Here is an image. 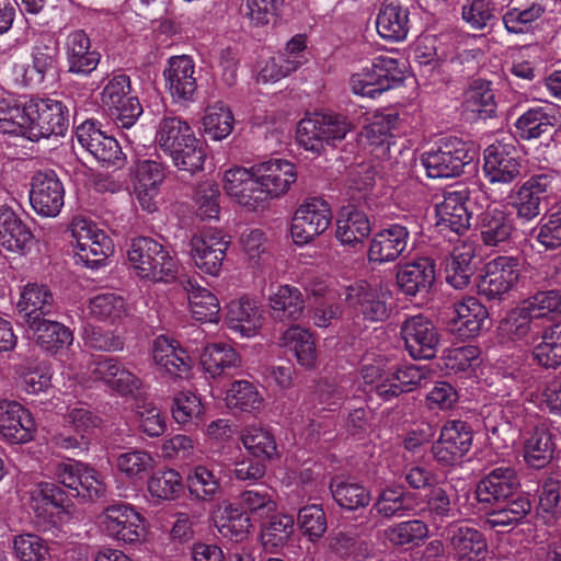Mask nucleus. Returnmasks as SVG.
I'll list each match as a JSON object with an SVG mask.
<instances>
[{
    "mask_svg": "<svg viewBox=\"0 0 561 561\" xmlns=\"http://www.w3.org/2000/svg\"><path fill=\"white\" fill-rule=\"evenodd\" d=\"M70 232L75 257L87 267H100L114 251L112 239L85 218L76 217L71 221Z\"/></svg>",
    "mask_w": 561,
    "mask_h": 561,
    "instance_id": "nucleus-6",
    "label": "nucleus"
},
{
    "mask_svg": "<svg viewBox=\"0 0 561 561\" xmlns=\"http://www.w3.org/2000/svg\"><path fill=\"white\" fill-rule=\"evenodd\" d=\"M35 421L16 401L0 402V433L10 443L24 444L33 439Z\"/></svg>",
    "mask_w": 561,
    "mask_h": 561,
    "instance_id": "nucleus-26",
    "label": "nucleus"
},
{
    "mask_svg": "<svg viewBox=\"0 0 561 561\" xmlns=\"http://www.w3.org/2000/svg\"><path fill=\"white\" fill-rule=\"evenodd\" d=\"M479 227L481 240L489 247L508 241L514 231L513 219L508 214L497 208L483 211Z\"/></svg>",
    "mask_w": 561,
    "mask_h": 561,
    "instance_id": "nucleus-48",
    "label": "nucleus"
},
{
    "mask_svg": "<svg viewBox=\"0 0 561 561\" xmlns=\"http://www.w3.org/2000/svg\"><path fill=\"white\" fill-rule=\"evenodd\" d=\"M101 527L105 535L116 541L133 545L145 535L142 516L126 503H114L101 515Z\"/></svg>",
    "mask_w": 561,
    "mask_h": 561,
    "instance_id": "nucleus-12",
    "label": "nucleus"
},
{
    "mask_svg": "<svg viewBox=\"0 0 561 561\" xmlns=\"http://www.w3.org/2000/svg\"><path fill=\"white\" fill-rule=\"evenodd\" d=\"M497 508L486 514L485 525L490 528L512 527L520 524L531 512L533 505L528 495L518 494L496 503Z\"/></svg>",
    "mask_w": 561,
    "mask_h": 561,
    "instance_id": "nucleus-42",
    "label": "nucleus"
},
{
    "mask_svg": "<svg viewBox=\"0 0 561 561\" xmlns=\"http://www.w3.org/2000/svg\"><path fill=\"white\" fill-rule=\"evenodd\" d=\"M89 314L92 319L115 323L127 314L126 302L115 294H102L89 302Z\"/></svg>",
    "mask_w": 561,
    "mask_h": 561,
    "instance_id": "nucleus-59",
    "label": "nucleus"
},
{
    "mask_svg": "<svg viewBox=\"0 0 561 561\" xmlns=\"http://www.w3.org/2000/svg\"><path fill=\"white\" fill-rule=\"evenodd\" d=\"M472 159L468 144L454 137L443 140L436 150L424 152L421 161L430 178L440 179L459 176Z\"/></svg>",
    "mask_w": 561,
    "mask_h": 561,
    "instance_id": "nucleus-9",
    "label": "nucleus"
},
{
    "mask_svg": "<svg viewBox=\"0 0 561 561\" xmlns=\"http://www.w3.org/2000/svg\"><path fill=\"white\" fill-rule=\"evenodd\" d=\"M243 446L251 455L260 459H270L276 454L274 436L262 427L250 426L241 435Z\"/></svg>",
    "mask_w": 561,
    "mask_h": 561,
    "instance_id": "nucleus-63",
    "label": "nucleus"
},
{
    "mask_svg": "<svg viewBox=\"0 0 561 561\" xmlns=\"http://www.w3.org/2000/svg\"><path fill=\"white\" fill-rule=\"evenodd\" d=\"M230 241L220 231H205L191 239V256L204 274L217 276L221 271Z\"/></svg>",
    "mask_w": 561,
    "mask_h": 561,
    "instance_id": "nucleus-19",
    "label": "nucleus"
},
{
    "mask_svg": "<svg viewBox=\"0 0 561 561\" xmlns=\"http://www.w3.org/2000/svg\"><path fill=\"white\" fill-rule=\"evenodd\" d=\"M152 356L154 363L161 369L174 377L187 374L192 367V360L187 352L178 342L163 335L154 340Z\"/></svg>",
    "mask_w": 561,
    "mask_h": 561,
    "instance_id": "nucleus-39",
    "label": "nucleus"
},
{
    "mask_svg": "<svg viewBox=\"0 0 561 561\" xmlns=\"http://www.w3.org/2000/svg\"><path fill=\"white\" fill-rule=\"evenodd\" d=\"M165 88L176 102H192L197 91L195 64L187 55L172 56L163 70Z\"/></svg>",
    "mask_w": 561,
    "mask_h": 561,
    "instance_id": "nucleus-21",
    "label": "nucleus"
},
{
    "mask_svg": "<svg viewBox=\"0 0 561 561\" xmlns=\"http://www.w3.org/2000/svg\"><path fill=\"white\" fill-rule=\"evenodd\" d=\"M180 285L187 295L193 318L202 322H217L220 310L217 297L190 276H183Z\"/></svg>",
    "mask_w": 561,
    "mask_h": 561,
    "instance_id": "nucleus-38",
    "label": "nucleus"
},
{
    "mask_svg": "<svg viewBox=\"0 0 561 561\" xmlns=\"http://www.w3.org/2000/svg\"><path fill=\"white\" fill-rule=\"evenodd\" d=\"M422 504L419 495L408 491L405 486L388 485L383 488L374 503L370 512H376L385 518L403 517L411 512L416 513V508Z\"/></svg>",
    "mask_w": 561,
    "mask_h": 561,
    "instance_id": "nucleus-33",
    "label": "nucleus"
},
{
    "mask_svg": "<svg viewBox=\"0 0 561 561\" xmlns=\"http://www.w3.org/2000/svg\"><path fill=\"white\" fill-rule=\"evenodd\" d=\"M64 185L53 171L37 172L31 184L30 202L42 216L55 217L64 206Z\"/></svg>",
    "mask_w": 561,
    "mask_h": 561,
    "instance_id": "nucleus-22",
    "label": "nucleus"
},
{
    "mask_svg": "<svg viewBox=\"0 0 561 561\" xmlns=\"http://www.w3.org/2000/svg\"><path fill=\"white\" fill-rule=\"evenodd\" d=\"M370 232L367 215L353 205L343 207L336 219V239L347 245H356Z\"/></svg>",
    "mask_w": 561,
    "mask_h": 561,
    "instance_id": "nucleus-43",
    "label": "nucleus"
},
{
    "mask_svg": "<svg viewBox=\"0 0 561 561\" xmlns=\"http://www.w3.org/2000/svg\"><path fill=\"white\" fill-rule=\"evenodd\" d=\"M491 83L481 79L474 80L466 92V106L481 118L492 117L496 113V103Z\"/></svg>",
    "mask_w": 561,
    "mask_h": 561,
    "instance_id": "nucleus-58",
    "label": "nucleus"
},
{
    "mask_svg": "<svg viewBox=\"0 0 561 561\" xmlns=\"http://www.w3.org/2000/svg\"><path fill=\"white\" fill-rule=\"evenodd\" d=\"M435 282V263L430 257H417L401 265L397 284L407 296L427 293Z\"/></svg>",
    "mask_w": 561,
    "mask_h": 561,
    "instance_id": "nucleus-32",
    "label": "nucleus"
},
{
    "mask_svg": "<svg viewBox=\"0 0 561 561\" xmlns=\"http://www.w3.org/2000/svg\"><path fill=\"white\" fill-rule=\"evenodd\" d=\"M282 344L294 352L297 362L301 366L306 368L314 366L317 359L316 343L308 330L299 325H291L283 333Z\"/></svg>",
    "mask_w": 561,
    "mask_h": 561,
    "instance_id": "nucleus-50",
    "label": "nucleus"
},
{
    "mask_svg": "<svg viewBox=\"0 0 561 561\" xmlns=\"http://www.w3.org/2000/svg\"><path fill=\"white\" fill-rule=\"evenodd\" d=\"M503 335L512 341L534 343L540 335L536 314L526 306L512 310L500 325Z\"/></svg>",
    "mask_w": 561,
    "mask_h": 561,
    "instance_id": "nucleus-47",
    "label": "nucleus"
},
{
    "mask_svg": "<svg viewBox=\"0 0 561 561\" xmlns=\"http://www.w3.org/2000/svg\"><path fill=\"white\" fill-rule=\"evenodd\" d=\"M154 140L180 171L194 174L203 170L206 158L204 148L191 126L181 117H162L157 126Z\"/></svg>",
    "mask_w": 561,
    "mask_h": 561,
    "instance_id": "nucleus-1",
    "label": "nucleus"
},
{
    "mask_svg": "<svg viewBox=\"0 0 561 561\" xmlns=\"http://www.w3.org/2000/svg\"><path fill=\"white\" fill-rule=\"evenodd\" d=\"M424 503L416 508V514L428 518L434 524H443L459 515L458 495L453 488L433 485L425 495Z\"/></svg>",
    "mask_w": 561,
    "mask_h": 561,
    "instance_id": "nucleus-35",
    "label": "nucleus"
},
{
    "mask_svg": "<svg viewBox=\"0 0 561 561\" xmlns=\"http://www.w3.org/2000/svg\"><path fill=\"white\" fill-rule=\"evenodd\" d=\"M51 476L76 496L95 500L105 494V484L98 472L81 462H53L48 467Z\"/></svg>",
    "mask_w": 561,
    "mask_h": 561,
    "instance_id": "nucleus-14",
    "label": "nucleus"
},
{
    "mask_svg": "<svg viewBox=\"0 0 561 561\" xmlns=\"http://www.w3.org/2000/svg\"><path fill=\"white\" fill-rule=\"evenodd\" d=\"M254 175L259 176L268 199L285 194L297 180L295 165L282 159H271L255 164Z\"/></svg>",
    "mask_w": 561,
    "mask_h": 561,
    "instance_id": "nucleus-29",
    "label": "nucleus"
},
{
    "mask_svg": "<svg viewBox=\"0 0 561 561\" xmlns=\"http://www.w3.org/2000/svg\"><path fill=\"white\" fill-rule=\"evenodd\" d=\"M556 117L543 108H530L515 123L518 136L523 139H537L548 134L554 126Z\"/></svg>",
    "mask_w": 561,
    "mask_h": 561,
    "instance_id": "nucleus-57",
    "label": "nucleus"
},
{
    "mask_svg": "<svg viewBox=\"0 0 561 561\" xmlns=\"http://www.w3.org/2000/svg\"><path fill=\"white\" fill-rule=\"evenodd\" d=\"M201 363L208 374L216 377L228 368L239 366L240 357L231 345L224 342L211 343L204 346Z\"/></svg>",
    "mask_w": 561,
    "mask_h": 561,
    "instance_id": "nucleus-52",
    "label": "nucleus"
},
{
    "mask_svg": "<svg viewBox=\"0 0 561 561\" xmlns=\"http://www.w3.org/2000/svg\"><path fill=\"white\" fill-rule=\"evenodd\" d=\"M409 9L399 1L391 0L382 4L376 21L378 34L392 42L405 39L409 32Z\"/></svg>",
    "mask_w": 561,
    "mask_h": 561,
    "instance_id": "nucleus-40",
    "label": "nucleus"
},
{
    "mask_svg": "<svg viewBox=\"0 0 561 561\" xmlns=\"http://www.w3.org/2000/svg\"><path fill=\"white\" fill-rule=\"evenodd\" d=\"M400 332L411 357L431 359L436 356L440 335L427 317L417 314L408 318L402 322Z\"/></svg>",
    "mask_w": 561,
    "mask_h": 561,
    "instance_id": "nucleus-15",
    "label": "nucleus"
},
{
    "mask_svg": "<svg viewBox=\"0 0 561 561\" xmlns=\"http://www.w3.org/2000/svg\"><path fill=\"white\" fill-rule=\"evenodd\" d=\"M134 176L135 194L141 207L148 211L156 209L153 197L165 179L164 168L160 162L138 160L130 169Z\"/></svg>",
    "mask_w": 561,
    "mask_h": 561,
    "instance_id": "nucleus-28",
    "label": "nucleus"
},
{
    "mask_svg": "<svg viewBox=\"0 0 561 561\" xmlns=\"http://www.w3.org/2000/svg\"><path fill=\"white\" fill-rule=\"evenodd\" d=\"M354 128L353 122L341 113H314L297 126V141L306 150L320 154L325 145L335 146Z\"/></svg>",
    "mask_w": 561,
    "mask_h": 561,
    "instance_id": "nucleus-4",
    "label": "nucleus"
},
{
    "mask_svg": "<svg viewBox=\"0 0 561 561\" xmlns=\"http://www.w3.org/2000/svg\"><path fill=\"white\" fill-rule=\"evenodd\" d=\"M519 276L518 259L499 256L485 265V273L478 283V293L489 300L501 299L516 286Z\"/></svg>",
    "mask_w": 561,
    "mask_h": 561,
    "instance_id": "nucleus-17",
    "label": "nucleus"
},
{
    "mask_svg": "<svg viewBox=\"0 0 561 561\" xmlns=\"http://www.w3.org/2000/svg\"><path fill=\"white\" fill-rule=\"evenodd\" d=\"M58 44L50 35H42L32 48V69L41 81L55 77L58 70Z\"/></svg>",
    "mask_w": 561,
    "mask_h": 561,
    "instance_id": "nucleus-51",
    "label": "nucleus"
},
{
    "mask_svg": "<svg viewBox=\"0 0 561 561\" xmlns=\"http://www.w3.org/2000/svg\"><path fill=\"white\" fill-rule=\"evenodd\" d=\"M127 256L135 273L142 279L170 283L176 278V260L162 244L149 237L134 239L127 250Z\"/></svg>",
    "mask_w": 561,
    "mask_h": 561,
    "instance_id": "nucleus-3",
    "label": "nucleus"
},
{
    "mask_svg": "<svg viewBox=\"0 0 561 561\" xmlns=\"http://www.w3.org/2000/svg\"><path fill=\"white\" fill-rule=\"evenodd\" d=\"M409 236V229L400 224H392L379 230L370 241L369 262L377 264L394 262L407 249Z\"/></svg>",
    "mask_w": 561,
    "mask_h": 561,
    "instance_id": "nucleus-27",
    "label": "nucleus"
},
{
    "mask_svg": "<svg viewBox=\"0 0 561 561\" xmlns=\"http://www.w3.org/2000/svg\"><path fill=\"white\" fill-rule=\"evenodd\" d=\"M79 144L105 167L121 169L126 157L117 140L107 136L93 121H85L77 127Z\"/></svg>",
    "mask_w": 561,
    "mask_h": 561,
    "instance_id": "nucleus-18",
    "label": "nucleus"
},
{
    "mask_svg": "<svg viewBox=\"0 0 561 561\" xmlns=\"http://www.w3.org/2000/svg\"><path fill=\"white\" fill-rule=\"evenodd\" d=\"M332 213L330 205L322 198L306 199L296 209L290 233L297 244H307L322 234L330 226Z\"/></svg>",
    "mask_w": 561,
    "mask_h": 561,
    "instance_id": "nucleus-10",
    "label": "nucleus"
},
{
    "mask_svg": "<svg viewBox=\"0 0 561 561\" xmlns=\"http://www.w3.org/2000/svg\"><path fill=\"white\" fill-rule=\"evenodd\" d=\"M468 190L448 191L442 203L436 205V226L439 231H453L463 234L470 227L471 213L466 206Z\"/></svg>",
    "mask_w": 561,
    "mask_h": 561,
    "instance_id": "nucleus-25",
    "label": "nucleus"
},
{
    "mask_svg": "<svg viewBox=\"0 0 561 561\" xmlns=\"http://www.w3.org/2000/svg\"><path fill=\"white\" fill-rule=\"evenodd\" d=\"M233 123L230 107L224 102H216L206 108L203 117L204 133L213 140H221L231 134Z\"/></svg>",
    "mask_w": 561,
    "mask_h": 561,
    "instance_id": "nucleus-55",
    "label": "nucleus"
},
{
    "mask_svg": "<svg viewBox=\"0 0 561 561\" xmlns=\"http://www.w3.org/2000/svg\"><path fill=\"white\" fill-rule=\"evenodd\" d=\"M404 79V67L389 56H378L371 68L351 78V88L355 94L376 98L382 92L400 84Z\"/></svg>",
    "mask_w": 561,
    "mask_h": 561,
    "instance_id": "nucleus-8",
    "label": "nucleus"
},
{
    "mask_svg": "<svg viewBox=\"0 0 561 561\" xmlns=\"http://www.w3.org/2000/svg\"><path fill=\"white\" fill-rule=\"evenodd\" d=\"M473 434L470 425L451 420L440 430L439 438L432 445L434 459L443 466H454L470 450Z\"/></svg>",
    "mask_w": 561,
    "mask_h": 561,
    "instance_id": "nucleus-16",
    "label": "nucleus"
},
{
    "mask_svg": "<svg viewBox=\"0 0 561 561\" xmlns=\"http://www.w3.org/2000/svg\"><path fill=\"white\" fill-rule=\"evenodd\" d=\"M533 350L534 360L545 368L561 366V321L546 328Z\"/></svg>",
    "mask_w": 561,
    "mask_h": 561,
    "instance_id": "nucleus-53",
    "label": "nucleus"
},
{
    "mask_svg": "<svg viewBox=\"0 0 561 561\" xmlns=\"http://www.w3.org/2000/svg\"><path fill=\"white\" fill-rule=\"evenodd\" d=\"M446 541L457 561H480L488 552L484 535L468 524L450 523L446 527Z\"/></svg>",
    "mask_w": 561,
    "mask_h": 561,
    "instance_id": "nucleus-23",
    "label": "nucleus"
},
{
    "mask_svg": "<svg viewBox=\"0 0 561 561\" xmlns=\"http://www.w3.org/2000/svg\"><path fill=\"white\" fill-rule=\"evenodd\" d=\"M451 330L461 339L477 336L489 319L488 309L474 297H467L454 304Z\"/></svg>",
    "mask_w": 561,
    "mask_h": 561,
    "instance_id": "nucleus-34",
    "label": "nucleus"
},
{
    "mask_svg": "<svg viewBox=\"0 0 561 561\" xmlns=\"http://www.w3.org/2000/svg\"><path fill=\"white\" fill-rule=\"evenodd\" d=\"M19 135L31 140L61 136L69 127L68 108L61 101L31 99L22 105Z\"/></svg>",
    "mask_w": 561,
    "mask_h": 561,
    "instance_id": "nucleus-2",
    "label": "nucleus"
},
{
    "mask_svg": "<svg viewBox=\"0 0 561 561\" xmlns=\"http://www.w3.org/2000/svg\"><path fill=\"white\" fill-rule=\"evenodd\" d=\"M226 401L228 407L241 411H257L263 405V397L257 388L248 380L233 381L227 391Z\"/></svg>",
    "mask_w": 561,
    "mask_h": 561,
    "instance_id": "nucleus-60",
    "label": "nucleus"
},
{
    "mask_svg": "<svg viewBox=\"0 0 561 561\" xmlns=\"http://www.w3.org/2000/svg\"><path fill=\"white\" fill-rule=\"evenodd\" d=\"M553 435L543 427H536L524 444V459L533 468H545L553 459Z\"/></svg>",
    "mask_w": 561,
    "mask_h": 561,
    "instance_id": "nucleus-49",
    "label": "nucleus"
},
{
    "mask_svg": "<svg viewBox=\"0 0 561 561\" xmlns=\"http://www.w3.org/2000/svg\"><path fill=\"white\" fill-rule=\"evenodd\" d=\"M329 488L335 503L346 511L364 508L371 500L370 491L365 485L341 476L333 477Z\"/></svg>",
    "mask_w": 561,
    "mask_h": 561,
    "instance_id": "nucleus-45",
    "label": "nucleus"
},
{
    "mask_svg": "<svg viewBox=\"0 0 561 561\" xmlns=\"http://www.w3.org/2000/svg\"><path fill=\"white\" fill-rule=\"evenodd\" d=\"M345 302L366 321L379 322L389 317L385 293L366 282L347 286L345 288Z\"/></svg>",
    "mask_w": 561,
    "mask_h": 561,
    "instance_id": "nucleus-20",
    "label": "nucleus"
},
{
    "mask_svg": "<svg viewBox=\"0 0 561 561\" xmlns=\"http://www.w3.org/2000/svg\"><path fill=\"white\" fill-rule=\"evenodd\" d=\"M191 495L201 501H213L221 495L220 479L206 466H196L187 477Z\"/></svg>",
    "mask_w": 561,
    "mask_h": 561,
    "instance_id": "nucleus-56",
    "label": "nucleus"
},
{
    "mask_svg": "<svg viewBox=\"0 0 561 561\" xmlns=\"http://www.w3.org/2000/svg\"><path fill=\"white\" fill-rule=\"evenodd\" d=\"M520 486L515 469L499 467L492 469L477 484L476 497L481 504L494 505L513 497Z\"/></svg>",
    "mask_w": 561,
    "mask_h": 561,
    "instance_id": "nucleus-24",
    "label": "nucleus"
},
{
    "mask_svg": "<svg viewBox=\"0 0 561 561\" xmlns=\"http://www.w3.org/2000/svg\"><path fill=\"white\" fill-rule=\"evenodd\" d=\"M18 309L26 324L36 323L57 312L54 295L46 285L27 284L21 293Z\"/></svg>",
    "mask_w": 561,
    "mask_h": 561,
    "instance_id": "nucleus-30",
    "label": "nucleus"
},
{
    "mask_svg": "<svg viewBox=\"0 0 561 561\" xmlns=\"http://www.w3.org/2000/svg\"><path fill=\"white\" fill-rule=\"evenodd\" d=\"M474 250L471 245L456 247L446 260V282L456 289H463L476 272Z\"/></svg>",
    "mask_w": 561,
    "mask_h": 561,
    "instance_id": "nucleus-46",
    "label": "nucleus"
},
{
    "mask_svg": "<svg viewBox=\"0 0 561 561\" xmlns=\"http://www.w3.org/2000/svg\"><path fill=\"white\" fill-rule=\"evenodd\" d=\"M219 198L218 184L209 180L198 183L193 193L197 216L202 219H217L220 213Z\"/></svg>",
    "mask_w": 561,
    "mask_h": 561,
    "instance_id": "nucleus-61",
    "label": "nucleus"
},
{
    "mask_svg": "<svg viewBox=\"0 0 561 561\" xmlns=\"http://www.w3.org/2000/svg\"><path fill=\"white\" fill-rule=\"evenodd\" d=\"M27 328L33 332L36 345L49 354L58 353L71 345L73 341L71 330L49 317L32 323Z\"/></svg>",
    "mask_w": 561,
    "mask_h": 561,
    "instance_id": "nucleus-41",
    "label": "nucleus"
},
{
    "mask_svg": "<svg viewBox=\"0 0 561 561\" xmlns=\"http://www.w3.org/2000/svg\"><path fill=\"white\" fill-rule=\"evenodd\" d=\"M65 49L70 73L89 76L101 59L100 53L91 49V41L83 30H75L67 35Z\"/></svg>",
    "mask_w": 561,
    "mask_h": 561,
    "instance_id": "nucleus-31",
    "label": "nucleus"
},
{
    "mask_svg": "<svg viewBox=\"0 0 561 561\" xmlns=\"http://www.w3.org/2000/svg\"><path fill=\"white\" fill-rule=\"evenodd\" d=\"M561 182L560 174L547 171L533 174L515 191L508 190V197L516 211L517 218L530 221L541 213V204L554 194Z\"/></svg>",
    "mask_w": 561,
    "mask_h": 561,
    "instance_id": "nucleus-5",
    "label": "nucleus"
},
{
    "mask_svg": "<svg viewBox=\"0 0 561 561\" xmlns=\"http://www.w3.org/2000/svg\"><path fill=\"white\" fill-rule=\"evenodd\" d=\"M294 533V518L289 515L273 516L262 529L261 538L265 548L284 547Z\"/></svg>",
    "mask_w": 561,
    "mask_h": 561,
    "instance_id": "nucleus-64",
    "label": "nucleus"
},
{
    "mask_svg": "<svg viewBox=\"0 0 561 561\" xmlns=\"http://www.w3.org/2000/svg\"><path fill=\"white\" fill-rule=\"evenodd\" d=\"M218 531L226 538L234 541L243 540L251 527V522L247 513L229 504L216 522Z\"/></svg>",
    "mask_w": 561,
    "mask_h": 561,
    "instance_id": "nucleus-62",
    "label": "nucleus"
},
{
    "mask_svg": "<svg viewBox=\"0 0 561 561\" xmlns=\"http://www.w3.org/2000/svg\"><path fill=\"white\" fill-rule=\"evenodd\" d=\"M227 321L231 330L252 336L262 327L263 310L256 300L244 296L229 302Z\"/></svg>",
    "mask_w": 561,
    "mask_h": 561,
    "instance_id": "nucleus-37",
    "label": "nucleus"
},
{
    "mask_svg": "<svg viewBox=\"0 0 561 561\" xmlns=\"http://www.w3.org/2000/svg\"><path fill=\"white\" fill-rule=\"evenodd\" d=\"M33 233L26 224L12 210L0 206V245L14 253H23L33 244Z\"/></svg>",
    "mask_w": 561,
    "mask_h": 561,
    "instance_id": "nucleus-36",
    "label": "nucleus"
},
{
    "mask_svg": "<svg viewBox=\"0 0 561 561\" xmlns=\"http://www.w3.org/2000/svg\"><path fill=\"white\" fill-rule=\"evenodd\" d=\"M90 377L103 382L121 396L141 398L146 393L142 380L114 357H100L89 367Z\"/></svg>",
    "mask_w": 561,
    "mask_h": 561,
    "instance_id": "nucleus-13",
    "label": "nucleus"
},
{
    "mask_svg": "<svg viewBox=\"0 0 561 561\" xmlns=\"http://www.w3.org/2000/svg\"><path fill=\"white\" fill-rule=\"evenodd\" d=\"M522 161L513 146L496 142L484 150L483 171L491 187H510L522 175Z\"/></svg>",
    "mask_w": 561,
    "mask_h": 561,
    "instance_id": "nucleus-11",
    "label": "nucleus"
},
{
    "mask_svg": "<svg viewBox=\"0 0 561 561\" xmlns=\"http://www.w3.org/2000/svg\"><path fill=\"white\" fill-rule=\"evenodd\" d=\"M271 316L279 322L297 321L304 313L305 299L299 288L283 285L270 297Z\"/></svg>",
    "mask_w": 561,
    "mask_h": 561,
    "instance_id": "nucleus-44",
    "label": "nucleus"
},
{
    "mask_svg": "<svg viewBox=\"0 0 561 561\" xmlns=\"http://www.w3.org/2000/svg\"><path fill=\"white\" fill-rule=\"evenodd\" d=\"M484 428L488 432L491 444L497 448H505L514 444L517 428L505 415L504 410L495 407L483 417Z\"/></svg>",
    "mask_w": 561,
    "mask_h": 561,
    "instance_id": "nucleus-54",
    "label": "nucleus"
},
{
    "mask_svg": "<svg viewBox=\"0 0 561 561\" xmlns=\"http://www.w3.org/2000/svg\"><path fill=\"white\" fill-rule=\"evenodd\" d=\"M130 78L125 73L114 75L107 80L101 92V102L107 108L116 125L131 127L142 113V106L136 96L130 95Z\"/></svg>",
    "mask_w": 561,
    "mask_h": 561,
    "instance_id": "nucleus-7",
    "label": "nucleus"
}]
</instances>
